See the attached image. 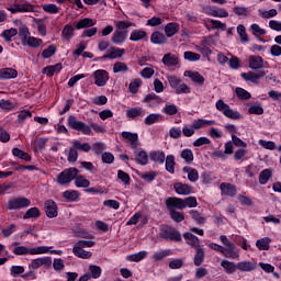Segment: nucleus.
Segmentation results:
<instances>
[{"mask_svg": "<svg viewBox=\"0 0 281 281\" xmlns=\"http://www.w3.org/2000/svg\"><path fill=\"white\" fill-rule=\"evenodd\" d=\"M220 190L223 196H236L237 189H236V186L232 183H227V182L221 183Z\"/></svg>", "mask_w": 281, "mask_h": 281, "instance_id": "a211bd4d", "label": "nucleus"}, {"mask_svg": "<svg viewBox=\"0 0 281 281\" xmlns=\"http://www.w3.org/2000/svg\"><path fill=\"white\" fill-rule=\"evenodd\" d=\"M162 64L165 67H177L179 65V57L175 54H166L162 57Z\"/></svg>", "mask_w": 281, "mask_h": 281, "instance_id": "4be33fe9", "label": "nucleus"}, {"mask_svg": "<svg viewBox=\"0 0 281 281\" xmlns=\"http://www.w3.org/2000/svg\"><path fill=\"white\" fill-rule=\"evenodd\" d=\"M184 76L190 78V80H192L194 85H198V87H203V85H205V78L199 74V71L186 70Z\"/></svg>", "mask_w": 281, "mask_h": 281, "instance_id": "4468645a", "label": "nucleus"}, {"mask_svg": "<svg viewBox=\"0 0 281 281\" xmlns=\"http://www.w3.org/2000/svg\"><path fill=\"white\" fill-rule=\"evenodd\" d=\"M14 256H32V248H27L25 246H18L13 249Z\"/></svg>", "mask_w": 281, "mask_h": 281, "instance_id": "6e6d98bb", "label": "nucleus"}, {"mask_svg": "<svg viewBox=\"0 0 281 281\" xmlns=\"http://www.w3.org/2000/svg\"><path fill=\"white\" fill-rule=\"evenodd\" d=\"M233 12L234 14H236V16H244L245 19H247V16L251 14V9L247 7L237 5L233 8Z\"/></svg>", "mask_w": 281, "mask_h": 281, "instance_id": "ea45409f", "label": "nucleus"}, {"mask_svg": "<svg viewBox=\"0 0 281 281\" xmlns=\"http://www.w3.org/2000/svg\"><path fill=\"white\" fill-rule=\"evenodd\" d=\"M212 124H214V121L198 119L192 122L191 126L193 131H199V128H205V126H212Z\"/></svg>", "mask_w": 281, "mask_h": 281, "instance_id": "2f4dec72", "label": "nucleus"}, {"mask_svg": "<svg viewBox=\"0 0 281 281\" xmlns=\"http://www.w3.org/2000/svg\"><path fill=\"white\" fill-rule=\"evenodd\" d=\"M22 45H27L29 47H33V49H36L43 45V40L30 35L26 41L22 43Z\"/></svg>", "mask_w": 281, "mask_h": 281, "instance_id": "c85d7f7f", "label": "nucleus"}, {"mask_svg": "<svg viewBox=\"0 0 281 281\" xmlns=\"http://www.w3.org/2000/svg\"><path fill=\"white\" fill-rule=\"evenodd\" d=\"M147 37H148V33H146V31L134 30L130 35V41H133L134 43H136L137 41H144V38H147Z\"/></svg>", "mask_w": 281, "mask_h": 281, "instance_id": "473e14b6", "label": "nucleus"}, {"mask_svg": "<svg viewBox=\"0 0 281 281\" xmlns=\"http://www.w3.org/2000/svg\"><path fill=\"white\" fill-rule=\"evenodd\" d=\"M177 32H179V24L177 23H168L165 26V34L167 38H172Z\"/></svg>", "mask_w": 281, "mask_h": 281, "instance_id": "f704fd0d", "label": "nucleus"}, {"mask_svg": "<svg viewBox=\"0 0 281 281\" xmlns=\"http://www.w3.org/2000/svg\"><path fill=\"white\" fill-rule=\"evenodd\" d=\"M256 269H258V263L255 261L237 262V271H241V273H251V271H256Z\"/></svg>", "mask_w": 281, "mask_h": 281, "instance_id": "ddd939ff", "label": "nucleus"}, {"mask_svg": "<svg viewBox=\"0 0 281 281\" xmlns=\"http://www.w3.org/2000/svg\"><path fill=\"white\" fill-rule=\"evenodd\" d=\"M159 236L164 240H173L175 243H181L183 240L181 233L170 225H161Z\"/></svg>", "mask_w": 281, "mask_h": 281, "instance_id": "7ed1b4c3", "label": "nucleus"}, {"mask_svg": "<svg viewBox=\"0 0 281 281\" xmlns=\"http://www.w3.org/2000/svg\"><path fill=\"white\" fill-rule=\"evenodd\" d=\"M142 87V79L140 78H136L133 79L128 86V89L131 91V93H137L138 89Z\"/></svg>", "mask_w": 281, "mask_h": 281, "instance_id": "680f3d73", "label": "nucleus"}, {"mask_svg": "<svg viewBox=\"0 0 281 281\" xmlns=\"http://www.w3.org/2000/svg\"><path fill=\"white\" fill-rule=\"evenodd\" d=\"M19 36L22 41V44L27 41V38L31 36L30 35V29L25 24H21L19 27Z\"/></svg>", "mask_w": 281, "mask_h": 281, "instance_id": "8fccbe9b", "label": "nucleus"}, {"mask_svg": "<svg viewBox=\"0 0 281 281\" xmlns=\"http://www.w3.org/2000/svg\"><path fill=\"white\" fill-rule=\"evenodd\" d=\"M189 214H191L193 221H195V223H198V225H204L205 224V217L203 216V214H201V212H199L196 210H191L189 212Z\"/></svg>", "mask_w": 281, "mask_h": 281, "instance_id": "5fc2aeb1", "label": "nucleus"}, {"mask_svg": "<svg viewBox=\"0 0 281 281\" xmlns=\"http://www.w3.org/2000/svg\"><path fill=\"white\" fill-rule=\"evenodd\" d=\"M215 106L217 111L223 113L225 117H228V120H243V114L238 111H234L229 104L225 103L222 99L217 100L215 103Z\"/></svg>", "mask_w": 281, "mask_h": 281, "instance_id": "20e7f679", "label": "nucleus"}, {"mask_svg": "<svg viewBox=\"0 0 281 281\" xmlns=\"http://www.w3.org/2000/svg\"><path fill=\"white\" fill-rule=\"evenodd\" d=\"M16 34H19L16 29L4 30L2 32V38H4L7 43H10V41H12L13 36H16Z\"/></svg>", "mask_w": 281, "mask_h": 281, "instance_id": "13d9d810", "label": "nucleus"}, {"mask_svg": "<svg viewBox=\"0 0 281 281\" xmlns=\"http://www.w3.org/2000/svg\"><path fill=\"white\" fill-rule=\"evenodd\" d=\"M175 166H177V162H175V157L172 155H168L165 160L167 172L175 175Z\"/></svg>", "mask_w": 281, "mask_h": 281, "instance_id": "a19ab883", "label": "nucleus"}, {"mask_svg": "<svg viewBox=\"0 0 281 281\" xmlns=\"http://www.w3.org/2000/svg\"><path fill=\"white\" fill-rule=\"evenodd\" d=\"M221 267H223L224 271L229 276L236 273L238 271V263L232 262L229 260H222Z\"/></svg>", "mask_w": 281, "mask_h": 281, "instance_id": "b1692460", "label": "nucleus"}, {"mask_svg": "<svg viewBox=\"0 0 281 281\" xmlns=\"http://www.w3.org/2000/svg\"><path fill=\"white\" fill-rule=\"evenodd\" d=\"M266 74L267 72H265L263 70H259L258 72L248 71V72L241 74V78L246 82H252L254 85H258V82L260 81V78H265Z\"/></svg>", "mask_w": 281, "mask_h": 281, "instance_id": "9d476101", "label": "nucleus"}, {"mask_svg": "<svg viewBox=\"0 0 281 281\" xmlns=\"http://www.w3.org/2000/svg\"><path fill=\"white\" fill-rule=\"evenodd\" d=\"M270 244L271 238L265 237L256 241V247H258L260 251H269Z\"/></svg>", "mask_w": 281, "mask_h": 281, "instance_id": "79ce46f5", "label": "nucleus"}, {"mask_svg": "<svg viewBox=\"0 0 281 281\" xmlns=\"http://www.w3.org/2000/svg\"><path fill=\"white\" fill-rule=\"evenodd\" d=\"M32 205V201L27 198H13L9 200L5 204L7 210H25V207H30Z\"/></svg>", "mask_w": 281, "mask_h": 281, "instance_id": "0eeeda50", "label": "nucleus"}, {"mask_svg": "<svg viewBox=\"0 0 281 281\" xmlns=\"http://www.w3.org/2000/svg\"><path fill=\"white\" fill-rule=\"evenodd\" d=\"M204 260H205V250L203 248H201V246H200V247L195 248L193 265L195 267H201V265H203Z\"/></svg>", "mask_w": 281, "mask_h": 281, "instance_id": "a878e982", "label": "nucleus"}, {"mask_svg": "<svg viewBox=\"0 0 281 281\" xmlns=\"http://www.w3.org/2000/svg\"><path fill=\"white\" fill-rule=\"evenodd\" d=\"M31 269H41V267H52V257L36 258L31 261Z\"/></svg>", "mask_w": 281, "mask_h": 281, "instance_id": "dca6fc26", "label": "nucleus"}, {"mask_svg": "<svg viewBox=\"0 0 281 281\" xmlns=\"http://www.w3.org/2000/svg\"><path fill=\"white\" fill-rule=\"evenodd\" d=\"M173 190H176L177 194H180L182 196H188V194H192V186L183 184L181 182L175 183Z\"/></svg>", "mask_w": 281, "mask_h": 281, "instance_id": "aec40b11", "label": "nucleus"}, {"mask_svg": "<svg viewBox=\"0 0 281 281\" xmlns=\"http://www.w3.org/2000/svg\"><path fill=\"white\" fill-rule=\"evenodd\" d=\"M182 170L188 175V179L191 183H196L199 181V171L196 169L186 166Z\"/></svg>", "mask_w": 281, "mask_h": 281, "instance_id": "bb28decb", "label": "nucleus"}, {"mask_svg": "<svg viewBox=\"0 0 281 281\" xmlns=\"http://www.w3.org/2000/svg\"><path fill=\"white\" fill-rule=\"evenodd\" d=\"M126 54V49L124 48H117V47H111L108 50L106 55H103L102 58H110L111 60L115 58H122Z\"/></svg>", "mask_w": 281, "mask_h": 281, "instance_id": "6ab92c4d", "label": "nucleus"}, {"mask_svg": "<svg viewBox=\"0 0 281 281\" xmlns=\"http://www.w3.org/2000/svg\"><path fill=\"white\" fill-rule=\"evenodd\" d=\"M146 256H148V251L142 250L137 254L128 255L126 257V260H128L130 262H142V260H144Z\"/></svg>", "mask_w": 281, "mask_h": 281, "instance_id": "e433bc0d", "label": "nucleus"}, {"mask_svg": "<svg viewBox=\"0 0 281 281\" xmlns=\"http://www.w3.org/2000/svg\"><path fill=\"white\" fill-rule=\"evenodd\" d=\"M75 186L77 188H89L91 186V182L85 178V176H76L75 178Z\"/></svg>", "mask_w": 281, "mask_h": 281, "instance_id": "864d4df0", "label": "nucleus"}, {"mask_svg": "<svg viewBox=\"0 0 281 281\" xmlns=\"http://www.w3.org/2000/svg\"><path fill=\"white\" fill-rule=\"evenodd\" d=\"M271 177H273V171L271 169H263L259 173V183H260V186H266V183L269 182V179H271Z\"/></svg>", "mask_w": 281, "mask_h": 281, "instance_id": "c9c22d12", "label": "nucleus"}, {"mask_svg": "<svg viewBox=\"0 0 281 281\" xmlns=\"http://www.w3.org/2000/svg\"><path fill=\"white\" fill-rule=\"evenodd\" d=\"M61 69H63V64H55L53 66H47L43 68V74H46L48 78H52L54 74L60 72Z\"/></svg>", "mask_w": 281, "mask_h": 281, "instance_id": "72a5a7b5", "label": "nucleus"}, {"mask_svg": "<svg viewBox=\"0 0 281 281\" xmlns=\"http://www.w3.org/2000/svg\"><path fill=\"white\" fill-rule=\"evenodd\" d=\"M150 41L154 45H166L168 40L166 38V35H164V33L155 31L150 35Z\"/></svg>", "mask_w": 281, "mask_h": 281, "instance_id": "393cba45", "label": "nucleus"}, {"mask_svg": "<svg viewBox=\"0 0 281 281\" xmlns=\"http://www.w3.org/2000/svg\"><path fill=\"white\" fill-rule=\"evenodd\" d=\"M128 71V65L124 61H116L113 65V74H126Z\"/></svg>", "mask_w": 281, "mask_h": 281, "instance_id": "de8ad7c7", "label": "nucleus"}, {"mask_svg": "<svg viewBox=\"0 0 281 281\" xmlns=\"http://www.w3.org/2000/svg\"><path fill=\"white\" fill-rule=\"evenodd\" d=\"M183 238L187 240V245H190V247H193V249L201 247V240L194 234L184 233Z\"/></svg>", "mask_w": 281, "mask_h": 281, "instance_id": "412c9836", "label": "nucleus"}, {"mask_svg": "<svg viewBox=\"0 0 281 281\" xmlns=\"http://www.w3.org/2000/svg\"><path fill=\"white\" fill-rule=\"evenodd\" d=\"M184 59L190 63H196V60H201V55L194 52H184Z\"/></svg>", "mask_w": 281, "mask_h": 281, "instance_id": "338daca9", "label": "nucleus"}, {"mask_svg": "<svg viewBox=\"0 0 281 281\" xmlns=\"http://www.w3.org/2000/svg\"><path fill=\"white\" fill-rule=\"evenodd\" d=\"M78 177V169L77 168H68L61 171L57 177V183L59 186H68V183L72 182L74 179Z\"/></svg>", "mask_w": 281, "mask_h": 281, "instance_id": "423d86ee", "label": "nucleus"}, {"mask_svg": "<svg viewBox=\"0 0 281 281\" xmlns=\"http://www.w3.org/2000/svg\"><path fill=\"white\" fill-rule=\"evenodd\" d=\"M220 240L225 246V248H224L225 251H227L229 254V256H233L231 258H233V259L237 258L238 255H236V252H235L236 245L234 243H231V240L225 235H221Z\"/></svg>", "mask_w": 281, "mask_h": 281, "instance_id": "2eb2a0df", "label": "nucleus"}, {"mask_svg": "<svg viewBox=\"0 0 281 281\" xmlns=\"http://www.w3.org/2000/svg\"><path fill=\"white\" fill-rule=\"evenodd\" d=\"M45 214L48 218H56L58 216V205L54 200H47L44 203Z\"/></svg>", "mask_w": 281, "mask_h": 281, "instance_id": "f8f14e48", "label": "nucleus"}, {"mask_svg": "<svg viewBox=\"0 0 281 281\" xmlns=\"http://www.w3.org/2000/svg\"><path fill=\"white\" fill-rule=\"evenodd\" d=\"M209 247H210V249H213V251H220V254H223V256L225 258H232L233 257V255H229L227 252V250H225V247H223L218 244L212 243V244L209 245Z\"/></svg>", "mask_w": 281, "mask_h": 281, "instance_id": "4d7b16f0", "label": "nucleus"}, {"mask_svg": "<svg viewBox=\"0 0 281 281\" xmlns=\"http://www.w3.org/2000/svg\"><path fill=\"white\" fill-rule=\"evenodd\" d=\"M115 25L116 30L112 34L111 42L114 45H122L123 43H126V40L128 38V27H133V23L119 21L115 22Z\"/></svg>", "mask_w": 281, "mask_h": 281, "instance_id": "f257e3e1", "label": "nucleus"}, {"mask_svg": "<svg viewBox=\"0 0 281 281\" xmlns=\"http://www.w3.org/2000/svg\"><path fill=\"white\" fill-rule=\"evenodd\" d=\"M68 126L71 127L72 131H80L83 135H91V127L86 125L85 122L78 121L74 115L68 117Z\"/></svg>", "mask_w": 281, "mask_h": 281, "instance_id": "6e6552de", "label": "nucleus"}, {"mask_svg": "<svg viewBox=\"0 0 281 281\" xmlns=\"http://www.w3.org/2000/svg\"><path fill=\"white\" fill-rule=\"evenodd\" d=\"M165 205L169 212H177V210H186L183 199L177 196H169L165 201Z\"/></svg>", "mask_w": 281, "mask_h": 281, "instance_id": "1a4fd4ad", "label": "nucleus"}, {"mask_svg": "<svg viewBox=\"0 0 281 281\" xmlns=\"http://www.w3.org/2000/svg\"><path fill=\"white\" fill-rule=\"evenodd\" d=\"M74 32H75L74 25L66 24L61 31L63 41H67V43H69L71 38H74Z\"/></svg>", "mask_w": 281, "mask_h": 281, "instance_id": "cd10ccee", "label": "nucleus"}, {"mask_svg": "<svg viewBox=\"0 0 281 281\" xmlns=\"http://www.w3.org/2000/svg\"><path fill=\"white\" fill-rule=\"evenodd\" d=\"M19 72L14 68H1L0 69V80H12V78H16Z\"/></svg>", "mask_w": 281, "mask_h": 281, "instance_id": "5701e85b", "label": "nucleus"}, {"mask_svg": "<svg viewBox=\"0 0 281 281\" xmlns=\"http://www.w3.org/2000/svg\"><path fill=\"white\" fill-rule=\"evenodd\" d=\"M169 216L175 221V223H182V221H186V215L178 211H169Z\"/></svg>", "mask_w": 281, "mask_h": 281, "instance_id": "e2e57ef3", "label": "nucleus"}, {"mask_svg": "<svg viewBox=\"0 0 281 281\" xmlns=\"http://www.w3.org/2000/svg\"><path fill=\"white\" fill-rule=\"evenodd\" d=\"M42 8L44 12H47V14H58V12H60V8L53 3L43 4Z\"/></svg>", "mask_w": 281, "mask_h": 281, "instance_id": "052dcab7", "label": "nucleus"}, {"mask_svg": "<svg viewBox=\"0 0 281 281\" xmlns=\"http://www.w3.org/2000/svg\"><path fill=\"white\" fill-rule=\"evenodd\" d=\"M78 150L81 153H89L91 150V145L89 143H81L80 140H74L72 146L68 151V161L76 162L78 161Z\"/></svg>", "mask_w": 281, "mask_h": 281, "instance_id": "f03ea898", "label": "nucleus"}, {"mask_svg": "<svg viewBox=\"0 0 281 281\" xmlns=\"http://www.w3.org/2000/svg\"><path fill=\"white\" fill-rule=\"evenodd\" d=\"M168 256H172V250L170 249L159 250L153 255V259L156 262H159V260H164V258H168Z\"/></svg>", "mask_w": 281, "mask_h": 281, "instance_id": "09e8293b", "label": "nucleus"}, {"mask_svg": "<svg viewBox=\"0 0 281 281\" xmlns=\"http://www.w3.org/2000/svg\"><path fill=\"white\" fill-rule=\"evenodd\" d=\"M126 115L131 120H137V117H144L145 112H144V109L142 108H132L126 111Z\"/></svg>", "mask_w": 281, "mask_h": 281, "instance_id": "7c9ffc66", "label": "nucleus"}, {"mask_svg": "<svg viewBox=\"0 0 281 281\" xmlns=\"http://www.w3.org/2000/svg\"><path fill=\"white\" fill-rule=\"evenodd\" d=\"M94 23L91 19H81L76 24V30H85V27H93Z\"/></svg>", "mask_w": 281, "mask_h": 281, "instance_id": "3c124183", "label": "nucleus"}, {"mask_svg": "<svg viewBox=\"0 0 281 281\" xmlns=\"http://www.w3.org/2000/svg\"><path fill=\"white\" fill-rule=\"evenodd\" d=\"M63 198L66 199V201L76 202L80 199V192L76 190H67L63 193Z\"/></svg>", "mask_w": 281, "mask_h": 281, "instance_id": "58836bf2", "label": "nucleus"}, {"mask_svg": "<svg viewBox=\"0 0 281 281\" xmlns=\"http://www.w3.org/2000/svg\"><path fill=\"white\" fill-rule=\"evenodd\" d=\"M167 80L170 85V88L175 89V91L178 95H181V93H190V91H191L190 86L184 83L179 77L169 76V77H167Z\"/></svg>", "mask_w": 281, "mask_h": 281, "instance_id": "39448f33", "label": "nucleus"}, {"mask_svg": "<svg viewBox=\"0 0 281 281\" xmlns=\"http://www.w3.org/2000/svg\"><path fill=\"white\" fill-rule=\"evenodd\" d=\"M149 157L155 164H164L166 161V154L164 151H151Z\"/></svg>", "mask_w": 281, "mask_h": 281, "instance_id": "37998d69", "label": "nucleus"}, {"mask_svg": "<svg viewBox=\"0 0 281 281\" xmlns=\"http://www.w3.org/2000/svg\"><path fill=\"white\" fill-rule=\"evenodd\" d=\"M41 216V210L38 207L34 206L29 209L25 214L23 215L24 221H27V218H38Z\"/></svg>", "mask_w": 281, "mask_h": 281, "instance_id": "a18cd8bd", "label": "nucleus"}, {"mask_svg": "<svg viewBox=\"0 0 281 281\" xmlns=\"http://www.w3.org/2000/svg\"><path fill=\"white\" fill-rule=\"evenodd\" d=\"M12 155L14 157H19V159H23L24 161H32V157L27 153L16 147L12 149Z\"/></svg>", "mask_w": 281, "mask_h": 281, "instance_id": "603ef678", "label": "nucleus"}, {"mask_svg": "<svg viewBox=\"0 0 281 281\" xmlns=\"http://www.w3.org/2000/svg\"><path fill=\"white\" fill-rule=\"evenodd\" d=\"M49 247L47 246H38L35 248H31V256H41L42 254H48Z\"/></svg>", "mask_w": 281, "mask_h": 281, "instance_id": "0e129e2a", "label": "nucleus"}, {"mask_svg": "<svg viewBox=\"0 0 281 281\" xmlns=\"http://www.w3.org/2000/svg\"><path fill=\"white\" fill-rule=\"evenodd\" d=\"M122 137L123 139H126L128 143H131L132 148H137V133L123 132Z\"/></svg>", "mask_w": 281, "mask_h": 281, "instance_id": "c756f323", "label": "nucleus"}, {"mask_svg": "<svg viewBox=\"0 0 281 281\" xmlns=\"http://www.w3.org/2000/svg\"><path fill=\"white\" fill-rule=\"evenodd\" d=\"M259 146L266 150H276V142L273 140L259 139Z\"/></svg>", "mask_w": 281, "mask_h": 281, "instance_id": "69168bd1", "label": "nucleus"}, {"mask_svg": "<svg viewBox=\"0 0 281 281\" xmlns=\"http://www.w3.org/2000/svg\"><path fill=\"white\" fill-rule=\"evenodd\" d=\"M162 113H165V115H177V113H179V108L175 104H166L162 109Z\"/></svg>", "mask_w": 281, "mask_h": 281, "instance_id": "bf43d9fd", "label": "nucleus"}, {"mask_svg": "<svg viewBox=\"0 0 281 281\" xmlns=\"http://www.w3.org/2000/svg\"><path fill=\"white\" fill-rule=\"evenodd\" d=\"M248 63L249 68L252 69V71H258V69L265 68V59L260 56H250Z\"/></svg>", "mask_w": 281, "mask_h": 281, "instance_id": "f3484780", "label": "nucleus"}, {"mask_svg": "<svg viewBox=\"0 0 281 281\" xmlns=\"http://www.w3.org/2000/svg\"><path fill=\"white\" fill-rule=\"evenodd\" d=\"M93 77H94V85H97V87H104L106 82H109V72L106 70H103V69L95 70L93 72Z\"/></svg>", "mask_w": 281, "mask_h": 281, "instance_id": "9b49d317", "label": "nucleus"}, {"mask_svg": "<svg viewBox=\"0 0 281 281\" xmlns=\"http://www.w3.org/2000/svg\"><path fill=\"white\" fill-rule=\"evenodd\" d=\"M72 254L77 256V258H82L83 260H87L91 258L92 254L91 251L85 250V248H72Z\"/></svg>", "mask_w": 281, "mask_h": 281, "instance_id": "c03bdc74", "label": "nucleus"}, {"mask_svg": "<svg viewBox=\"0 0 281 281\" xmlns=\"http://www.w3.org/2000/svg\"><path fill=\"white\" fill-rule=\"evenodd\" d=\"M135 161L140 166H146L148 164V154L145 150L135 151Z\"/></svg>", "mask_w": 281, "mask_h": 281, "instance_id": "4c0bfd02", "label": "nucleus"}, {"mask_svg": "<svg viewBox=\"0 0 281 281\" xmlns=\"http://www.w3.org/2000/svg\"><path fill=\"white\" fill-rule=\"evenodd\" d=\"M180 157L186 164H192V161H194V153H192V149H183L180 153Z\"/></svg>", "mask_w": 281, "mask_h": 281, "instance_id": "49530a36", "label": "nucleus"}, {"mask_svg": "<svg viewBox=\"0 0 281 281\" xmlns=\"http://www.w3.org/2000/svg\"><path fill=\"white\" fill-rule=\"evenodd\" d=\"M184 207H196L199 205V202L196 201L195 196H188L186 199H182Z\"/></svg>", "mask_w": 281, "mask_h": 281, "instance_id": "774afa93", "label": "nucleus"}]
</instances>
